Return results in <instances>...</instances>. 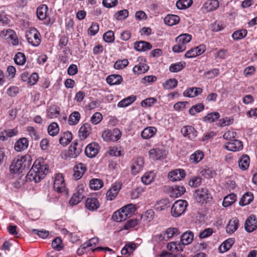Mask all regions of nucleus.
<instances>
[{"instance_id": "nucleus-1", "label": "nucleus", "mask_w": 257, "mask_h": 257, "mask_svg": "<svg viewBox=\"0 0 257 257\" xmlns=\"http://www.w3.org/2000/svg\"><path fill=\"white\" fill-rule=\"evenodd\" d=\"M48 171V166L45 163L44 160L42 158H39L34 163L26 178L30 181H33L35 183H38L44 178Z\"/></svg>"}, {"instance_id": "nucleus-2", "label": "nucleus", "mask_w": 257, "mask_h": 257, "mask_svg": "<svg viewBox=\"0 0 257 257\" xmlns=\"http://www.w3.org/2000/svg\"><path fill=\"white\" fill-rule=\"evenodd\" d=\"M31 161L32 158L29 155L17 157L13 160L10 167L11 172L12 173H22L23 170L29 168Z\"/></svg>"}, {"instance_id": "nucleus-3", "label": "nucleus", "mask_w": 257, "mask_h": 257, "mask_svg": "<svg viewBox=\"0 0 257 257\" xmlns=\"http://www.w3.org/2000/svg\"><path fill=\"white\" fill-rule=\"evenodd\" d=\"M188 202L185 200H179L175 202L171 208V214L174 217L182 215L188 206Z\"/></svg>"}, {"instance_id": "nucleus-4", "label": "nucleus", "mask_w": 257, "mask_h": 257, "mask_svg": "<svg viewBox=\"0 0 257 257\" xmlns=\"http://www.w3.org/2000/svg\"><path fill=\"white\" fill-rule=\"evenodd\" d=\"M26 37L28 43L33 46H38L40 44V33L34 28L31 29L26 32Z\"/></svg>"}, {"instance_id": "nucleus-5", "label": "nucleus", "mask_w": 257, "mask_h": 257, "mask_svg": "<svg viewBox=\"0 0 257 257\" xmlns=\"http://www.w3.org/2000/svg\"><path fill=\"white\" fill-rule=\"evenodd\" d=\"M121 136V133L118 128H114L112 131L110 130H105L102 134V137L104 141H117Z\"/></svg>"}, {"instance_id": "nucleus-6", "label": "nucleus", "mask_w": 257, "mask_h": 257, "mask_svg": "<svg viewBox=\"0 0 257 257\" xmlns=\"http://www.w3.org/2000/svg\"><path fill=\"white\" fill-rule=\"evenodd\" d=\"M178 230L175 227H170L167 228L165 231L161 232L160 234L156 235L155 237L159 241H167L174 235L179 234Z\"/></svg>"}, {"instance_id": "nucleus-7", "label": "nucleus", "mask_w": 257, "mask_h": 257, "mask_svg": "<svg viewBox=\"0 0 257 257\" xmlns=\"http://www.w3.org/2000/svg\"><path fill=\"white\" fill-rule=\"evenodd\" d=\"M121 188V183L120 182H115L112 186L107 191L106 193V198L107 200H113Z\"/></svg>"}, {"instance_id": "nucleus-8", "label": "nucleus", "mask_w": 257, "mask_h": 257, "mask_svg": "<svg viewBox=\"0 0 257 257\" xmlns=\"http://www.w3.org/2000/svg\"><path fill=\"white\" fill-rule=\"evenodd\" d=\"M53 187L54 190L58 192H63L65 190V183L62 174H58L56 175Z\"/></svg>"}, {"instance_id": "nucleus-9", "label": "nucleus", "mask_w": 257, "mask_h": 257, "mask_svg": "<svg viewBox=\"0 0 257 257\" xmlns=\"http://www.w3.org/2000/svg\"><path fill=\"white\" fill-rule=\"evenodd\" d=\"M181 133L185 137L191 140H193L197 137V132L194 127L191 125H186L182 127Z\"/></svg>"}, {"instance_id": "nucleus-10", "label": "nucleus", "mask_w": 257, "mask_h": 257, "mask_svg": "<svg viewBox=\"0 0 257 257\" xmlns=\"http://www.w3.org/2000/svg\"><path fill=\"white\" fill-rule=\"evenodd\" d=\"M99 146L96 143H92L88 145L85 150V155L89 158H94L98 154Z\"/></svg>"}, {"instance_id": "nucleus-11", "label": "nucleus", "mask_w": 257, "mask_h": 257, "mask_svg": "<svg viewBox=\"0 0 257 257\" xmlns=\"http://www.w3.org/2000/svg\"><path fill=\"white\" fill-rule=\"evenodd\" d=\"M224 148L228 151L236 152L241 150L243 148V145L240 141L233 139L224 145Z\"/></svg>"}, {"instance_id": "nucleus-12", "label": "nucleus", "mask_w": 257, "mask_h": 257, "mask_svg": "<svg viewBox=\"0 0 257 257\" xmlns=\"http://www.w3.org/2000/svg\"><path fill=\"white\" fill-rule=\"evenodd\" d=\"M244 227L246 231L251 232L255 230L257 228V219L254 215H251L246 219Z\"/></svg>"}, {"instance_id": "nucleus-13", "label": "nucleus", "mask_w": 257, "mask_h": 257, "mask_svg": "<svg viewBox=\"0 0 257 257\" xmlns=\"http://www.w3.org/2000/svg\"><path fill=\"white\" fill-rule=\"evenodd\" d=\"M186 173L183 169H178L170 172L168 174V178L172 181H177L184 178Z\"/></svg>"}, {"instance_id": "nucleus-14", "label": "nucleus", "mask_w": 257, "mask_h": 257, "mask_svg": "<svg viewBox=\"0 0 257 257\" xmlns=\"http://www.w3.org/2000/svg\"><path fill=\"white\" fill-rule=\"evenodd\" d=\"M82 152V145L78 142H75L71 145L68 152L69 157L76 158Z\"/></svg>"}, {"instance_id": "nucleus-15", "label": "nucleus", "mask_w": 257, "mask_h": 257, "mask_svg": "<svg viewBox=\"0 0 257 257\" xmlns=\"http://www.w3.org/2000/svg\"><path fill=\"white\" fill-rule=\"evenodd\" d=\"M196 200L201 202L202 201H207L211 198L210 195L208 193V191L206 188H200L197 189L195 193Z\"/></svg>"}, {"instance_id": "nucleus-16", "label": "nucleus", "mask_w": 257, "mask_h": 257, "mask_svg": "<svg viewBox=\"0 0 257 257\" xmlns=\"http://www.w3.org/2000/svg\"><path fill=\"white\" fill-rule=\"evenodd\" d=\"M149 153L150 158L154 160L161 159L166 156V151L159 148L151 149Z\"/></svg>"}, {"instance_id": "nucleus-17", "label": "nucleus", "mask_w": 257, "mask_h": 257, "mask_svg": "<svg viewBox=\"0 0 257 257\" xmlns=\"http://www.w3.org/2000/svg\"><path fill=\"white\" fill-rule=\"evenodd\" d=\"M91 132V126L89 123H85L79 128V137L81 140L86 139Z\"/></svg>"}, {"instance_id": "nucleus-18", "label": "nucleus", "mask_w": 257, "mask_h": 257, "mask_svg": "<svg viewBox=\"0 0 257 257\" xmlns=\"http://www.w3.org/2000/svg\"><path fill=\"white\" fill-rule=\"evenodd\" d=\"M144 160L142 158L139 157L135 160L132 165L131 171L134 175L139 173L144 167Z\"/></svg>"}, {"instance_id": "nucleus-19", "label": "nucleus", "mask_w": 257, "mask_h": 257, "mask_svg": "<svg viewBox=\"0 0 257 257\" xmlns=\"http://www.w3.org/2000/svg\"><path fill=\"white\" fill-rule=\"evenodd\" d=\"M86 170V168L84 164L79 163L76 165L73 168V177L77 180L80 179Z\"/></svg>"}, {"instance_id": "nucleus-20", "label": "nucleus", "mask_w": 257, "mask_h": 257, "mask_svg": "<svg viewBox=\"0 0 257 257\" xmlns=\"http://www.w3.org/2000/svg\"><path fill=\"white\" fill-rule=\"evenodd\" d=\"M100 206L98 200L94 197L88 198L85 202V206L89 210H96Z\"/></svg>"}, {"instance_id": "nucleus-21", "label": "nucleus", "mask_w": 257, "mask_h": 257, "mask_svg": "<svg viewBox=\"0 0 257 257\" xmlns=\"http://www.w3.org/2000/svg\"><path fill=\"white\" fill-rule=\"evenodd\" d=\"M83 197V190L78 189L71 198L69 203L72 205H76L82 200Z\"/></svg>"}, {"instance_id": "nucleus-22", "label": "nucleus", "mask_w": 257, "mask_h": 257, "mask_svg": "<svg viewBox=\"0 0 257 257\" xmlns=\"http://www.w3.org/2000/svg\"><path fill=\"white\" fill-rule=\"evenodd\" d=\"M202 92V89L200 87H190L184 91L183 95L186 97H194Z\"/></svg>"}, {"instance_id": "nucleus-23", "label": "nucleus", "mask_w": 257, "mask_h": 257, "mask_svg": "<svg viewBox=\"0 0 257 257\" xmlns=\"http://www.w3.org/2000/svg\"><path fill=\"white\" fill-rule=\"evenodd\" d=\"M194 238V234L191 231L184 232L181 236L180 243L182 245H188L191 243Z\"/></svg>"}, {"instance_id": "nucleus-24", "label": "nucleus", "mask_w": 257, "mask_h": 257, "mask_svg": "<svg viewBox=\"0 0 257 257\" xmlns=\"http://www.w3.org/2000/svg\"><path fill=\"white\" fill-rule=\"evenodd\" d=\"M134 48L138 51H146L152 48L151 44L145 41L136 42L134 43Z\"/></svg>"}, {"instance_id": "nucleus-25", "label": "nucleus", "mask_w": 257, "mask_h": 257, "mask_svg": "<svg viewBox=\"0 0 257 257\" xmlns=\"http://www.w3.org/2000/svg\"><path fill=\"white\" fill-rule=\"evenodd\" d=\"M239 226L238 220L236 218L231 219L226 227L227 233L231 234L237 230Z\"/></svg>"}, {"instance_id": "nucleus-26", "label": "nucleus", "mask_w": 257, "mask_h": 257, "mask_svg": "<svg viewBox=\"0 0 257 257\" xmlns=\"http://www.w3.org/2000/svg\"><path fill=\"white\" fill-rule=\"evenodd\" d=\"M29 145L28 140L25 138H21L16 142L15 149L18 152H21L26 149Z\"/></svg>"}, {"instance_id": "nucleus-27", "label": "nucleus", "mask_w": 257, "mask_h": 257, "mask_svg": "<svg viewBox=\"0 0 257 257\" xmlns=\"http://www.w3.org/2000/svg\"><path fill=\"white\" fill-rule=\"evenodd\" d=\"M157 132V128L154 126L145 128L141 133V136L144 139H149L153 137Z\"/></svg>"}, {"instance_id": "nucleus-28", "label": "nucleus", "mask_w": 257, "mask_h": 257, "mask_svg": "<svg viewBox=\"0 0 257 257\" xmlns=\"http://www.w3.org/2000/svg\"><path fill=\"white\" fill-rule=\"evenodd\" d=\"M250 158L247 155H242L238 160V164L239 168L242 170H246L249 166Z\"/></svg>"}, {"instance_id": "nucleus-29", "label": "nucleus", "mask_w": 257, "mask_h": 257, "mask_svg": "<svg viewBox=\"0 0 257 257\" xmlns=\"http://www.w3.org/2000/svg\"><path fill=\"white\" fill-rule=\"evenodd\" d=\"M218 7L219 2L218 0H207L203 5V7L207 12L214 11Z\"/></svg>"}, {"instance_id": "nucleus-30", "label": "nucleus", "mask_w": 257, "mask_h": 257, "mask_svg": "<svg viewBox=\"0 0 257 257\" xmlns=\"http://www.w3.org/2000/svg\"><path fill=\"white\" fill-rule=\"evenodd\" d=\"M170 206V201L168 199H164L157 202L155 209L158 211L166 209Z\"/></svg>"}, {"instance_id": "nucleus-31", "label": "nucleus", "mask_w": 257, "mask_h": 257, "mask_svg": "<svg viewBox=\"0 0 257 257\" xmlns=\"http://www.w3.org/2000/svg\"><path fill=\"white\" fill-rule=\"evenodd\" d=\"M204 154L203 151L197 150L190 155V160L191 163L197 164L201 161L204 158Z\"/></svg>"}, {"instance_id": "nucleus-32", "label": "nucleus", "mask_w": 257, "mask_h": 257, "mask_svg": "<svg viewBox=\"0 0 257 257\" xmlns=\"http://www.w3.org/2000/svg\"><path fill=\"white\" fill-rule=\"evenodd\" d=\"M60 107L56 105H53L50 106L47 112V116L50 118L57 117L60 113Z\"/></svg>"}, {"instance_id": "nucleus-33", "label": "nucleus", "mask_w": 257, "mask_h": 257, "mask_svg": "<svg viewBox=\"0 0 257 257\" xmlns=\"http://www.w3.org/2000/svg\"><path fill=\"white\" fill-rule=\"evenodd\" d=\"M72 139V135L69 131L65 132L61 135L59 138V143L63 146L67 145Z\"/></svg>"}, {"instance_id": "nucleus-34", "label": "nucleus", "mask_w": 257, "mask_h": 257, "mask_svg": "<svg viewBox=\"0 0 257 257\" xmlns=\"http://www.w3.org/2000/svg\"><path fill=\"white\" fill-rule=\"evenodd\" d=\"M180 18L175 15H168L164 18V23L168 26H173L179 23Z\"/></svg>"}, {"instance_id": "nucleus-35", "label": "nucleus", "mask_w": 257, "mask_h": 257, "mask_svg": "<svg viewBox=\"0 0 257 257\" xmlns=\"http://www.w3.org/2000/svg\"><path fill=\"white\" fill-rule=\"evenodd\" d=\"M122 81V77L117 74L109 75L106 78L107 83L110 85L119 84Z\"/></svg>"}, {"instance_id": "nucleus-36", "label": "nucleus", "mask_w": 257, "mask_h": 257, "mask_svg": "<svg viewBox=\"0 0 257 257\" xmlns=\"http://www.w3.org/2000/svg\"><path fill=\"white\" fill-rule=\"evenodd\" d=\"M253 199V196L251 192L245 193L240 199L239 204L240 206H245L249 204Z\"/></svg>"}, {"instance_id": "nucleus-37", "label": "nucleus", "mask_w": 257, "mask_h": 257, "mask_svg": "<svg viewBox=\"0 0 257 257\" xmlns=\"http://www.w3.org/2000/svg\"><path fill=\"white\" fill-rule=\"evenodd\" d=\"M236 200L235 194L232 193L226 196L223 199L222 205L227 207L232 205Z\"/></svg>"}, {"instance_id": "nucleus-38", "label": "nucleus", "mask_w": 257, "mask_h": 257, "mask_svg": "<svg viewBox=\"0 0 257 257\" xmlns=\"http://www.w3.org/2000/svg\"><path fill=\"white\" fill-rule=\"evenodd\" d=\"M136 99L135 95L129 96L118 103L117 106L119 107H123L128 106L133 103Z\"/></svg>"}, {"instance_id": "nucleus-39", "label": "nucleus", "mask_w": 257, "mask_h": 257, "mask_svg": "<svg viewBox=\"0 0 257 257\" xmlns=\"http://www.w3.org/2000/svg\"><path fill=\"white\" fill-rule=\"evenodd\" d=\"M167 248L172 252L179 251L183 250V245L180 242L172 241L168 243Z\"/></svg>"}, {"instance_id": "nucleus-40", "label": "nucleus", "mask_w": 257, "mask_h": 257, "mask_svg": "<svg viewBox=\"0 0 257 257\" xmlns=\"http://www.w3.org/2000/svg\"><path fill=\"white\" fill-rule=\"evenodd\" d=\"M112 218L116 222H121L125 220L127 218L125 216L124 211L120 208L113 213Z\"/></svg>"}, {"instance_id": "nucleus-41", "label": "nucleus", "mask_w": 257, "mask_h": 257, "mask_svg": "<svg viewBox=\"0 0 257 257\" xmlns=\"http://www.w3.org/2000/svg\"><path fill=\"white\" fill-rule=\"evenodd\" d=\"M192 38V37L191 35L186 33L180 35L176 38V42L185 45L191 40Z\"/></svg>"}, {"instance_id": "nucleus-42", "label": "nucleus", "mask_w": 257, "mask_h": 257, "mask_svg": "<svg viewBox=\"0 0 257 257\" xmlns=\"http://www.w3.org/2000/svg\"><path fill=\"white\" fill-rule=\"evenodd\" d=\"M185 188L183 186H175L172 187V196L178 197L183 195L185 192Z\"/></svg>"}, {"instance_id": "nucleus-43", "label": "nucleus", "mask_w": 257, "mask_h": 257, "mask_svg": "<svg viewBox=\"0 0 257 257\" xmlns=\"http://www.w3.org/2000/svg\"><path fill=\"white\" fill-rule=\"evenodd\" d=\"M47 10L48 7L45 5H42L38 8L37 10V15L39 19L43 20L46 19Z\"/></svg>"}, {"instance_id": "nucleus-44", "label": "nucleus", "mask_w": 257, "mask_h": 257, "mask_svg": "<svg viewBox=\"0 0 257 257\" xmlns=\"http://www.w3.org/2000/svg\"><path fill=\"white\" fill-rule=\"evenodd\" d=\"M121 208L124 211V213L127 218L131 216L132 214L135 212L136 209L135 205L133 204H127Z\"/></svg>"}, {"instance_id": "nucleus-45", "label": "nucleus", "mask_w": 257, "mask_h": 257, "mask_svg": "<svg viewBox=\"0 0 257 257\" xmlns=\"http://www.w3.org/2000/svg\"><path fill=\"white\" fill-rule=\"evenodd\" d=\"M186 66V62L181 61L172 64L169 67V70L172 72H178L182 70Z\"/></svg>"}, {"instance_id": "nucleus-46", "label": "nucleus", "mask_w": 257, "mask_h": 257, "mask_svg": "<svg viewBox=\"0 0 257 257\" xmlns=\"http://www.w3.org/2000/svg\"><path fill=\"white\" fill-rule=\"evenodd\" d=\"M80 119V114L78 111H74L69 116L68 123L70 125H75L78 123Z\"/></svg>"}, {"instance_id": "nucleus-47", "label": "nucleus", "mask_w": 257, "mask_h": 257, "mask_svg": "<svg viewBox=\"0 0 257 257\" xmlns=\"http://www.w3.org/2000/svg\"><path fill=\"white\" fill-rule=\"evenodd\" d=\"M103 185V181L99 179H93L90 181L89 186L91 189L97 190Z\"/></svg>"}, {"instance_id": "nucleus-48", "label": "nucleus", "mask_w": 257, "mask_h": 257, "mask_svg": "<svg viewBox=\"0 0 257 257\" xmlns=\"http://www.w3.org/2000/svg\"><path fill=\"white\" fill-rule=\"evenodd\" d=\"M48 133L51 136H56L59 132V127L56 122H52L48 127Z\"/></svg>"}, {"instance_id": "nucleus-49", "label": "nucleus", "mask_w": 257, "mask_h": 257, "mask_svg": "<svg viewBox=\"0 0 257 257\" xmlns=\"http://www.w3.org/2000/svg\"><path fill=\"white\" fill-rule=\"evenodd\" d=\"M149 67L146 64L136 65L133 69V72L137 74L145 73L149 70Z\"/></svg>"}, {"instance_id": "nucleus-50", "label": "nucleus", "mask_w": 257, "mask_h": 257, "mask_svg": "<svg viewBox=\"0 0 257 257\" xmlns=\"http://www.w3.org/2000/svg\"><path fill=\"white\" fill-rule=\"evenodd\" d=\"M52 247L57 251H60L63 248L64 245L60 237H57L52 240Z\"/></svg>"}, {"instance_id": "nucleus-51", "label": "nucleus", "mask_w": 257, "mask_h": 257, "mask_svg": "<svg viewBox=\"0 0 257 257\" xmlns=\"http://www.w3.org/2000/svg\"><path fill=\"white\" fill-rule=\"evenodd\" d=\"M220 117V114L217 112H211L204 116L203 120L208 122H213L217 120Z\"/></svg>"}, {"instance_id": "nucleus-52", "label": "nucleus", "mask_w": 257, "mask_h": 257, "mask_svg": "<svg viewBox=\"0 0 257 257\" xmlns=\"http://www.w3.org/2000/svg\"><path fill=\"white\" fill-rule=\"evenodd\" d=\"M192 0H179L176 3V7L178 9L184 10L191 6Z\"/></svg>"}, {"instance_id": "nucleus-53", "label": "nucleus", "mask_w": 257, "mask_h": 257, "mask_svg": "<svg viewBox=\"0 0 257 257\" xmlns=\"http://www.w3.org/2000/svg\"><path fill=\"white\" fill-rule=\"evenodd\" d=\"M14 61L17 65H23L26 61L25 54L21 52L17 53L15 56Z\"/></svg>"}, {"instance_id": "nucleus-54", "label": "nucleus", "mask_w": 257, "mask_h": 257, "mask_svg": "<svg viewBox=\"0 0 257 257\" xmlns=\"http://www.w3.org/2000/svg\"><path fill=\"white\" fill-rule=\"evenodd\" d=\"M178 84V81L175 78H170L166 80L163 83V86L167 89H172L176 87Z\"/></svg>"}, {"instance_id": "nucleus-55", "label": "nucleus", "mask_w": 257, "mask_h": 257, "mask_svg": "<svg viewBox=\"0 0 257 257\" xmlns=\"http://www.w3.org/2000/svg\"><path fill=\"white\" fill-rule=\"evenodd\" d=\"M247 31L245 29L235 31L232 35V38L235 40H238L244 38L247 35Z\"/></svg>"}, {"instance_id": "nucleus-56", "label": "nucleus", "mask_w": 257, "mask_h": 257, "mask_svg": "<svg viewBox=\"0 0 257 257\" xmlns=\"http://www.w3.org/2000/svg\"><path fill=\"white\" fill-rule=\"evenodd\" d=\"M204 108V106L202 103H198L192 106L189 109V112L191 115H194L196 113L200 112Z\"/></svg>"}, {"instance_id": "nucleus-57", "label": "nucleus", "mask_w": 257, "mask_h": 257, "mask_svg": "<svg viewBox=\"0 0 257 257\" xmlns=\"http://www.w3.org/2000/svg\"><path fill=\"white\" fill-rule=\"evenodd\" d=\"M141 179L144 184L148 185L154 180V174L152 172L146 173L142 177Z\"/></svg>"}, {"instance_id": "nucleus-58", "label": "nucleus", "mask_w": 257, "mask_h": 257, "mask_svg": "<svg viewBox=\"0 0 257 257\" xmlns=\"http://www.w3.org/2000/svg\"><path fill=\"white\" fill-rule=\"evenodd\" d=\"M202 182V179L200 177L194 176L191 178L189 182V185L192 187L199 186Z\"/></svg>"}, {"instance_id": "nucleus-59", "label": "nucleus", "mask_w": 257, "mask_h": 257, "mask_svg": "<svg viewBox=\"0 0 257 257\" xmlns=\"http://www.w3.org/2000/svg\"><path fill=\"white\" fill-rule=\"evenodd\" d=\"M128 64L127 59L119 60L116 61L114 64V68L115 69H122L126 67Z\"/></svg>"}, {"instance_id": "nucleus-60", "label": "nucleus", "mask_w": 257, "mask_h": 257, "mask_svg": "<svg viewBox=\"0 0 257 257\" xmlns=\"http://www.w3.org/2000/svg\"><path fill=\"white\" fill-rule=\"evenodd\" d=\"M128 16V12L126 10H122L118 11L115 15L116 19L118 20H123Z\"/></svg>"}, {"instance_id": "nucleus-61", "label": "nucleus", "mask_w": 257, "mask_h": 257, "mask_svg": "<svg viewBox=\"0 0 257 257\" xmlns=\"http://www.w3.org/2000/svg\"><path fill=\"white\" fill-rule=\"evenodd\" d=\"M15 33L14 30L9 29L1 31V36L6 39H11Z\"/></svg>"}, {"instance_id": "nucleus-62", "label": "nucleus", "mask_w": 257, "mask_h": 257, "mask_svg": "<svg viewBox=\"0 0 257 257\" xmlns=\"http://www.w3.org/2000/svg\"><path fill=\"white\" fill-rule=\"evenodd\" d=\"M102 119V115L100 112H95L90 118V121L94 124L99 123Z\"/></svg>"}, {"instance_id": "nucleus-63", "label": "nucleus", "mask_w": 257, "mask_h": 257, "mask_svg": "<svg viewBox=\"0 0 257 257\" xmlns=\"http://www.w3.org/2000/svg\"><path fill=\"white\" fill-rule=\"evenodd\" d=\"M154 212L152 209L148 210L142 216V218L147 222L151 221L154 217Z\"/></svg>"}, {"instance_id": "nucleus-64", "label": "nucleus", "mask_w": 257, "mask_h": 257, "mask_svg": "<svg viewBox=\"0 0 257 257\" xmlns=\"http://www.w3.org/2000/svg\"><path fill=\"white\" fill-rule=\"evenodd\" d=\"M157 102V99L154 97L148 98L141 102V105L143 107H150L153 105Z\"/></svg>"}]
</instances>
